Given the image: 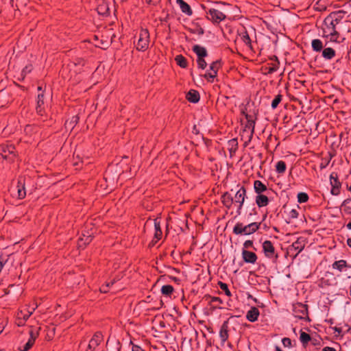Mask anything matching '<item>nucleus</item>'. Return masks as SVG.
I'll return each mask as SVG.
<instances>
[{"mask_svg": "<svg viewBox=\"0 0 351 351\" xmlns=\"http://www.w3.org/2000/svg\"><path fill=\"white\" fill-rule=\"evenodd\" d=\"M330 182L331 185V194L333 195H338L340 193L341 183L339 180L338 175L337 173L332 172L330 175Z\"/></svg>", "mask_w": 351, "mask_h": 351, "instance_id": "obj_11", "label": "nucleus"}, {"mask_svg": "<svg viewBox=\"0 0 351 351\" xmlns=\"http://www.w3.org/2000/svg\"><path fill=\"white\" fill-rule=\"evenodd\" d=\"M287 165L285 161L279 160L276 165V171L279 174H282L285 172Z\"/></svg>", "mask_w": 351, "mask_h": 351, "instance_id": "obj_35", "label": "nucleus"}, {"mask_svg": "<svg viewBox=\"0 0 351 351\" xmlns=\"http://www.w3.org/2000/svg\"><path fill=\"white\" fill-rule=\"evenodd\" d=\"M293 312L295 317L306 322H311L308 316V306L302 302L293 304Z\"/></svg>", "mask_w": 351, "mask_h": 351, "instance_id": "obj_5", "label": "nucleus"}, {"mask_svg": "<svg viewBox=\"0 0 351 351\" xmlns=\"http://www.w3.org/2000/svg\"><path fill=\"white\" fill-rule=\"evenodd\" d=\"M15 149L14 145L1 144L0 145V156L4 160L12 162L16 157Z\"/></svg>", "mask_w": 351, "mask_h": 351, "instance_id": "obj_8", "label": "nucleus"}, {"mask_svg": "<svg viewBox=\"0 0 351 351\" xmlns=\"http://www.w3.org/2000/svg\"><path fill=\"white\" fill-rule=\"evenodd\" d=\"M300 340L302 343V346L306 348L308 343L311 340V337L309 334L300 331Z\"/></svg>", "mask_w": 351, "mask_h": 351, "instance_id": "obj_31", "label": "nucleus"}, {"mask_svg": "<svg viewBox=\"0 0 351 351\" xmlns=\"http://www.w3.org/2000/svg\"><path fill=\"white\" fill-rule=\"evenodd\" d=\"M250 247H253V249L256 250V248L254 247L253 241L247 240L243 243V248L246 250Z\"/></svg>", "mask_w": 351, "mask_h": 351, "instance_id": "obj_53", "label": "nucleus"}, {"mask_svg": "<svg viewBox=\"0 0 351 351\" xmlns=\"http://www.w3.org/2000/svg\"><path fill=\"white\" fill-rule=\"evenodd\" d=\"M161 293L171 298V295L174 291L173 286L170 285H163L161 287Z\"/></svg>", "mask_w": 351, "mask_h": 351, "instance_id": "obj_30", "label": "nucleus"}, {"mask_svg": "<svg viewBox=\"0 0 351 351\" xmlns=\"http://www.w3.org/2000/svg\"><path fill=\"white\" fill-rule=\"evenodd\" d=\"M217 76V74H214L212 71H206L204 75V77L210 82H213L214 79Z\"/></svg>", "mask_w": 351, "mask_h": 351, "instance_id": "obj_45", "label": "nucleus"}, {"mask_svg": "<svg viewBox=\"0 0 351 351\" xmlns=\"http://www.w3.org/2000/svg\"><path fill=\"white\" fill-rule=\"evenodd\" d=\"M169 278L171 281H173V282H176V284H178V285H180V282H181V280H180L179 278L176 277V276H169Z\"/></svg>", "mask_w": 351, "mask_h": 351, "instance_id": "obj_58", "label": "nucleus"}, {"mask_svg": "<svg viewBox=\"0 0 351 351\" xmlns=\"http://www.w3.org/2000/svg\"><path fill=\"white\" fill-rule=\"evenodd\" d=\"M241 38L242 40V41L248 47H250V49H252V41H251V39L250 38V36L248 34V33L247 32V31H244L241 34Z\"/></svg>", "mask_w": 351, "mask_h": 351, "instance_id": "obj_36", "label": "nucleus"}, {"mask_svg": "<svg viewBox=\"0 0 351 351\" xmlns=\"http://www.w3.org/2000/svg\"><path fill=\"white\" fill-rule=\"evenodd\" d=\"M330 158H322V162L319 165V167L321 169H325L330 163Z\"/></svg>", "mask_w": 351, "mask_h": 351, "instance_id": "obj_50", "label": "nucleus"}, {"mask_svg": "<svg viewBox=\"0 0 351 351\" xmlns=\"http://www.w3.org/2000/svg\"><path fill=\"white\" fill-rule=\"evenodd\" d=\"M305 245L306 239L303 237H300L289 246V251L292 252L294 250L295 252V256H296L304 250Z\"/></svg>", "mask_w": 351, "mask_h": 351, "instance_id": "obj_12", "label": "nucleus"}, {"mask_svg": "<svg viewBox=\"0 0 351 351\" xmlns=\"http://www.w3.org/2000/svg\"><path fill=\"white\" fill-rule=\"evenodd\" d=\"M18 1V0H16V1ZM15 1H16V0H10V3L11 6H12L13 8H14L15 10H19V5H18V3H16Z\"/></svg>", "mask_w": 351, "mask_h": 351, "instance_id": "obj_59", "label": "nucleus"}, {"mask_svg": "<svg viewBox=\"0 0 351 351\" xmlns=\"http://www.w3.org/2000/svg\"><path fill=\"white\" fill-rule=\"evenodd\" d=\"M44 98L45 95L43 92L38 93L37 96V105L43 106L44 105Z\"/></svg>", "mask_w": 351, "mask_h": 351, "instance_id": "obj_52", "label": "nucleus"}, {"mask_svg": "<svg viewBox=\"0 0 351 351\" xmlns=\"http://www.w3.org/2000/svg\"><path fill=\"white\" fill-rule=\"evenodd\" d=\"M154 239L151 241L149 245L154 246L159 240L161 239L162 232L161 230L160 221L158 219H154Z\"/></svg>", "mask_w": 351, "mask_h": 351, "instance_id": "obj_14", "label": "nucleus"}, {"mask_svg": "<svg viewBox=\"0 0 351 351\" xmlns=\"http://www.w3.org/2000/svg\"><path fill=\"white\" fill-rule=\"evenodd\" d=\"M262 247L263 253L267 258L270 259L274 258L275 260L278 259V255L276 253L275 247L271 241H265L263 243Z\"/></svg>", "mask_w": 351, "mask_h": 351, "instance_id": "obj_10", "label": "nucleus"}, {"mask_svg": "<svg viewBox=\"0 0 351 351\" xmlns=\"http://www.w3.org/2000/svg\"><path fill=\"white\" fill-rule=\"evenodd\" d=\"M188 31L191 34H197L199 36H202L204 34V29L201 27L199 23L195 24V28H189Z\"/></svg>", "mask_w": 351, "mask_h": 351, "instance_id": "obj_38", "label": "nucleus"}, {"mask_svg": "<svg viewBox=\"0 0 351 351\" xmlns=\"http://www.w3.org/2000/svg\"><path fill=\"white\" fill-rule=\"evenodd\" d=\"M241 114L244 115L246 123L244 125L243 132H249V141H250L253 136L254 133V128H255V121L256 119V115L250 114L247 113L245 110H241Z\"/></svg>", "mask_w": 351, "mask_h": 351, "instance_id": "obj_6", "label": "nucleus"}, {"mask_svg": "<svg viewBox=\"0 0 351 351\" xmlns=\"http://www.w3.org/2000/svg\"><path fill=\"white\" fill-rule=\"evenodd\" d=\"M260 315L259 310L256 306H252L247 311L246 314V318L249 322H254L258 320V316Z\"/></svg>", "mask_w": 351, "mask_h": 351, "instance_id": "obj_19", "label": "nucleus"}, {"mask_svg": "<svg viewBox=\"0 0 351 351\" xmlns=\"http://www.w3.org/2000/svg\"><path fill=\"white\" fill-rule=\"evenodd\" d=\"M176 3L180 6L181 11L186 15L190 16L193 15V10L191 6L184 0H176Z\"/></svg>", "mask_w": 351, "mask_h": 351, "instance_id": "obj_20", "label": "nucleus"}, {"mask_svg": "<svg viewBox=\"0 0 351 351\" xmlns=\"http://www.w3.org/2000/svg\"><path fill=\"white\" fill-rule=\"evenodd\" d=\"M214 302H217L218 304H222L223 301L219 297H211V300H210V304H213Z\"/></svg>", "mask_w": 351, "mask_h": 351, "instance_id": "obj_57", "label": "nucleus"}, {"mask_svg": "<svg viewBox=\"0 0 351 351\" xmlns=\"http://www.w3.org/2000/svg\"><path fill=\"white\" fill-rule=\"evenodd\" d=\"M221 60H217L214 62H213L210 65V71H212L214 74L217 75V72L219 69L221 67Z\"/></svg>", "mask_w": 351, "mask_h": 351, "instance_id": "obj_34", "label": "nucleus"}, {"mask_svg": "<svg viewBox=\"0 0 351 351\" xmlns=\"http://www.w3.org/2000/svg\"><path fill=\"white\" fill-rule=\"evenodd\" d=\"M40 329V328L36 329L34 328L33 327H30V330L29 331V338L26 343L19 348V350L20 351H28L29 349L32 348L36 339L39 335Z\"/></svg>", "mask_w": 351, "mask_h": 351, "instance_id": "obj_9", "label": "nucleus"}, {"mask_svg": "<svg viewBox=\"0 0 351 351\" xmlns=\"http://www.w3.org/2000/svg\"><path fill=\"white\" fill-rule=\"evenodd\" d=\"M341 207L346 215H351V197L345 199L342 202Z\"/></svg>", "mask_w": 351, "mask_h": 351, "instance_id": "obj_28", "label": "nucleus"}, {"mask_svg": "<svg viewBox=\"0 0 351 351\" xmlns=\"http://www.w3.org/2000/svg\"><path fill=\"white\" fill-rule=\"evenodd\" d=\"M22 314H23V311H21L17 313V317H16V324L19 326H22L25 323V321L24 319H23V318L21 317V315H22Z\"/></svg>", "mask_w": 351, "mask_h": 351, "instance_id": "obj_48", "label": "nucleus"}, {"mask_svg": "<svg viewBox=\"0 0 351 351\" xmlns=\"http://www.w3.org/2000/svg\"><path fill=\"white\" fill-rule=\"evenodd\" d=\"M197 64L198 68L201 69L202 70L205 69L207 66V63H206V60H204V58H197Z\"/></svg>", "mask_w": 351, "mask_h": 351, "instance_id": "obj_47", "label": "nucleus"}, {"mask_svg": "<svg viewBox=\"0 0 351 351\" xmlns=\"http://www.w3.org/2000/svg\"><path fill=\"white\" fill-rule=\"evenodd\" d=\"M332 267L341 272L347 268H350L351 265H348L346 260L342 259L335 261L332 265Z\"/></svg>", "mask_w": 351, "mask_h": 351, "instance_id": "obj_22", "label": "nucleus"}, {"mask_svg": "<svg viewBox=\"0 0 351 351\" xmlns=\"http://www.w3.org/2000/svg\"><path fill=\"white\" fill-rule=\"evenodd\" d=\"M268 64L269 65V68H266V69H267V73L269 74H271L278 69L280 62L277 61L275 62L269 63Z\"/></svg>", "mask_w": 351, "mask_h": 351, "instance_id": "obj_40", "label": "nucleus"}, {"mask_svg": "<svg viewBox=\"0 0 351 351\" xmlns=\"http://www.w3.org/2000/svg\"><path fill=\"white\" fill-rule=\"evenodd\" d=\"M104 339L103 335L101 332L97 331L96 332L91 339L89 341L88 348L90 350H93V351L100 345Z\"/></svg>", "mask_w": 351, "mask_h": 351, "instance_id": "obj_13", "label": "nucleus"}, {"mask_svg": "<svg viewBox=\"0 0 351 351\" xmlns=\"http://www.w3.org/2000/svg\"><path fill=\"white\" fill-rule=\"evenodd\" d=\"M322 351H336V350L334 348L326 346L322 349Z\"/></svg>", "mask_w": 351, "mask_h": 351, "instance_id": "obj_64", "label": "nucleus"}, {"mask_svg": "<svg viewBox=\"0 0 351 351\" xmlns=\"http://www.w3.org/2000/svg\"><path fill=\"white\" fill-rule=\"evenodd\" d=\"M186 99L191 103L196 104L199 101L200 95L197 90L191 89L186 93Z\"/></svg>", "mask_w": 351, "mask_h": 351, "instance_id": "obj_21", "label": "nucleus"}, {"mask_svg": "<svg viewBox=\"0 0 351 351\" xmlns=\"http://www.w3.org/2000/svg\"><path fill=\"white\" fill-rule=\"evenodd\" d=\"M8 261V258L3 256H0V272L1 271L4 265L7 263Z\"/></svg>", "mask_w": 351, "mask_h": 351, "instance_id": "obj_54", "label": "nucleus"}, {"mask_svg": "<svg viewBox=\"0 0 351 351\" xmlns=\"http://www.w3.org/2000/svg\"><path fill=\"white\" fill-rule=\"evenodd\" d=\"M25 179L24 177L20 176L17 180V193L18 198L20 199H23L26 196V191L25 188Z\"/></svg>", "mask_w": 351, "mask_h": 351, "instance_id": "obj_16", "label": "nucleus"}, {"mask_svg": "<svg viewBox=\"0 0 351 351\" xmlns=\"http://www.w3.org/2000/svg\"><path fill=\"white\" fill-rule=\"evenodd\" d=\"M297 197H298V202L300 204L306 203V202H308V200L309 199V197H308V194L306 193H304V192H300L298 194Z\"/></svg>", "mask_w": 351, "mask_h": 351, "instance_id": "obj_42", "label": "nucleus"}, {"mask_svg": "<svg viewBox=\"0 0 351 351\" xmlns=\"http://www.w3.org/2000/svg\"><path fill=\"white\" fill-rule=\"evenodd\" d=\"M299 213L296 209H292L289 213V219L290 221L297 219L298 217Z\"/></svg>", "mask_w": 351, "mask_h": 351, "instance_id": "obj_49", "label": "nucleus"}, {"mask_svg": "<svg viewBox=\"0 0 351 351\" xmlns=\"http://www.w3.org/2000/svg\"><path fill=\"white\" fill-rule=\"evenodd\" d=\"M218 285L219 287H220V289L224 291L225 294L227 295V296H231L232 294H231V292L230 291L229 289H228V285L225 282H223L221 281H219L218 282Z\"/></svg>", "mask_w": 351, "mask_h": 351, "instance_id": "obj_43", "label": "nucleus"}, {"mask_svg": "<svg viewBox=\"0 0 351 351\" xmlns=\"http://www.w3.org/2000/svg\"><path fill=\"white\" fill-rule=\"evenodd\" d=\"M322 57L326 60H331L332 59L336 54L335 50L333 49L331 47H326L323 49L322 51Z\"/></svg>", "mask_w": 351, "mask_h": 351, "instance_id": "obj_26", "label": "nucleus"}, {"mask_svg": "<svg viewBox=\"0 0 351 351\" xmlns=\"http://www.w3.org/2000/svg\"><path fill=\"white\" fill-rule=\"evenodd\" d=\"M33 69V66L32 64L26 65L22 70L21 73V75L22 76L21 80H24L26 75L32 72Z\"/></svg>", "mask_w": 351, "mask_h": 351, "instance_id": "obj_41", "label": "nucleus"}, {"mask_svg": "<svg viewBox=\"0 0 351 351\" xmlns=\"http://www.w3.org/2000/svg\"><path fill=\"white\" fill-rule=\"evenodd\" d=\"M201 6L205 11L206 19L214 25L219 24L226 19V15L218 9L214 8H208L203 4Z\"/></svg>", "mask_w": 351, "mask_h": 351, "instance_id": "obj_3", "label": "nucleus"}, {"mask_svg": "<svg viewBox=\"0 0 351 351\" xmlns=\"http://www.w3.org/2000/svg\"><path fill=\"white\" fill-rule=\"evenodd\" d=\"M255 202L258 207L262 208L267 206L269 203L268 197L263 194H258L256 196Z\"/></svg>", "mask_w": 351, "mask_h": 351, "instance_id": "obj_23", "label": "nucleus"}, {"mask_svg": "<svg viewBox=\"0 0 351 351\" xmlns=\"http://www.w3.org/2000/svg\"><path fill=\"white\" fill-rule=\"evenodd\" d=\"M228 150L230 154L235 153L238 149V141L237 138H232L228 141Z\"/></svg>", "mask_w": 351, "mask_h": 351, "instance_id": "obj_32", "label": "nucleus"}, {"mask_svg": "<svg viewBox=\"0 0 351 351\" xmlns=\"http://www.w3.org/2000/svg\"><path fill=\"white\" fill-rule=\"evenodd\" d=\"M254 189L255 193L258 195L262 194L263 192L267 191V187L262 181L256 180L254 182Z\"/></svg>", "mask_w": 351, "mask_h": 351, "instance_id": "obj_24", "label": "nucleus"}, {"mask_svg": "<svg viewBox=\"0 0 351 351\" xmlns=\"http://www.w3.org/2000/svg\"><path fill=\"white\" fill-rule=\"evenodd\" d=\"M339 12H343V16H345L346 14H348V16H350L351 14V0L347 1L343 5V9L338 10Z\"/></svg>", "mask_w": 351, "mask_h": 351, "instance_id": "obj_39", "label": "nucleus"}, {"mask_svg": "<svg viewBox=\"0 0 351 351\" xmlns=\"http://www.w3.org/2000/svg\"><path fill=\"white\" fill-rule=\"evenodd\" d=\"M32 312H29V311H27V313H23V319H24L25 322L29 319V317H30V315H32Z\"/></svg>", "mask_w": 351, "mask_h": 351, "instance_id": "obj_62", "label": "nucleus"}, {"mask_svg": "<svg viewBox=\"0 0 351 351\" xmlns=\"http://www.w3.org/2000/svg\"><path fill=\"white\" fill-rule=\"evenodd\" d=\"M175 61L177 64L180 66L181 68L185 69L188 66V62L186 58L182 55H178L175 58Z\"/></svg>", "mask_w": 351, "mask_h": 351, "instance_id": "obj_29", "label": "nucleus"}, {"mask_svg": "<svg viewBox=\"0 0 351 351\" xmlns=\"http://www.w3.org/2000/svg\"><path fill=\"white\" fill-rule=\"evenodd\" d=\"M145 1L149 5H156L160 2L161 0H145Z\"/></svg>", "mask_w": 351, "mask_h": 351, "instance_id": "obj_60", "label": "nucleus"}, {"mask_svg": "<svg viewBox=\"0 0 351 351\" xmlns=\"http://www.w3.org/2000/svg\"><path fill=\"white\" fill-rule=\"evenodd\" d=\"M110 284H104L100 287V291L101 293H108L109 291Z\"/></svg>", "mask_w": 351, "mask_h": 351, "instance_id": "obj_55", "label": "nucleus"}, {"mask_svg": "<svg viewBox=\"0 0 351 351\" xmlns=\"http://www.w3.org/2000/svg\"><path fill=\"white\" fill-rule=\"evenodd\" d=\"M79 117L77 115L73 116L69 121V124L73 128L79 121Z\"/></svg>", "mask_w": 351, "mask_h": 351, "instance_id": "obj_51", "label": "nucleus"}, {"mask_svg": "<svg viewBox=\"0 0 351 351\" xmlns=\"http://www.w3.org/2000/svg\"><path fill=\"white\" fill-rule=\"evenodd\" d=\"M9 94L3 90L0 91V105L3 106L8 103V100H4L3 98L8 97Z\"/></svg>", "mask_w": 351, "mask_h": 351, "instance_id": "obj_46", "label": "nucleus"}, {"mask_svg": "<svg viewBox=\"0 0 351 351\" xmlns=\"http://www.w3.org/2000/svg\"><path fill=\"white\" fill-rule=\"evenodd\" d=\"M344 18L343 12L335 11L330 13L324 19V23L326 26L324 32L328 33L330 36L331 41H337L339 37L338 29L339 25L343 23L342 20Z\"/></svg>", "mask_w": 351, "mask_h": 351, "instance_id": "obj_1", "label": "nucleus"}, {"mask_svg": "<svg viewBox=\"0 0 351 351\" xmlns=\"http://www.w3.org/2000/svg\"><path fill=\"white\" fill-rule=\"evenodd\" d=\"M246 197V189L244 186H242L236 192L233 197L234 204L237 205V215L241 214V210Z\"/></svg>", "mask_w": 351, "mask_h": 351, "instance_id": "obj_7", "label": "nucleus"}, {"mask_svg": "<svg viewBox=\"0 0 351 351\" xmlns=\"http://www.w3.org/2000/svg\"><path fill=\"white\" fill-rule=\"evenodd\" d=\"M242 258L245 263L250 264L256 263L258 259V256L254 252L245 249L242 250Z\"/></svg>", "mask_w": 351, "mask_h": 351, "instance_id": "obj_15", "label": "nucleus"}, {"mask_svg": "<svg viewBox=\"0 0 351 351\" xmlns=\"http://www.w3.org/2000/svg\"><path fill=\"white\" fill-rule=\"evenodd\" d=\"M36 110L37 114H38L40 116L43 115V114L45 112L43 106L36 105Z\"/></svg>", "mask_w": 351, "mask_h": 351, "instance_id": "obj_56", "label": "nucleus"}, {"mask_svg": "<svg viewBox=\"0 0 351 351\" xmlns=\"http://www.w3.org/2000/svg\"><path fill=\"white\" fill-rule=\"evenodd\" d=\"M132 351H144V350L138 345L132 344Z\"/></svg>", "mask_w": 351, "mask_h": 351, "instance_id": "obj_61", "label": "nucleus"}, {"mask_svg": "<svg viewBox=\"0 0 351 351\" xmlns=\"http://www.w3.org/2000/svg\"><path fill=\"white\" fill-rule=\"evenodd\" d=\"M282 343L285 348H292L295 346V341H294V345H293L291 339L289 337L282 338Z\"/></svg>", "mask_w": 351, "mask_h": 351, "instance_id": "obj_44", "label": "nucleus"}, {"mask_svg": "<svg viewBox=\"0 0 351 351\" xmlns=\"http://www.w3.org/2000/svg\"><path fill=\"white\" fill-rule=\"evenodd\" d=\"M150 42L149 32L147 29L142 28L138 34L136 49L139 51H145L149 48Z\"/></svg>", "mask_w": 351, "mask_h": 351, "instance_id": "obj_4", "label": "nucleus"}, {"mask_svg": "<svg viewBox=\"0 0 351 351\" xmlns=\"http://www.w3.org/2000/svg\"><path fill=\"white\" fill-rule=\"evenodd\" d=\"M261 222H252L244 226L242 223L238 222L234 226L232 232L236 235H250L256 232L261 226Z\"/></svg>", "mask_w": 351, "mask_h": 351, "instance_id": "obj_2", "label": "nucleus"}, {"mask_svg": "<svg viewBox=\"0 0 351 351\" xmlns=\"http://www.w3.org/2000/svg\"><path fill=\"white\" fill-rule=\"evenodd\" d=\"M97 13L99 15L107 16L109 14V8L107 4H100L97 8Z\"/></svg>", "mask_w": 351, "mask_h": 351, "instance_id": "obj_33", "label": "nucleus"}, {"mask_svg": "<svg viewBox=\"0 0 351 351\" xmlns=\"http://www.w3.org/2000/svg\"><path fill=\"white\" fill-rule=\"evenodd\" d=\"M228 320L224 321L222 324L219 330V337L222 343H225L229 337L228 328H229Z\"/></svg>", "mask_w": 351, "mask_h": 351, "instance_id": "obj_18", "label": "nucleus"}, {"mask_svg": "<svg viewBox=\"0 0 351 351\" xmlns=\"http://www.w3.org/2000/svg\"><path fill=\"white\" fill-rule=\"evenodd\" d=\"M311 47L314 51L321 52L324 49L323 43L320 39H313L311 41Z\"/></svg>", "mask_w": 351, "mask_h": 351, "instance_id": "obj_27", "label": "nucleus"}, {"mask_svg": "<svg viewBox=\"0 0 351 351\" xmlns=\"http://www.w3.org/2000/svg\"><path fill=\"white\" fill-rule=\"evenodd\" d=\"M282 97H283V95L280 93H279L275 96L274 99L272 100L271 104V108L273 110H275L278 108L279 104L282 100Z\"/></svg>", "mask_w": 351, "mask_h": 351, "instance_id": "obj_37", "label": "nucleus"}, {"mask_svg": "<svg viewBox=\"0 0 351 351\" xmlns=\"http://www.w3.org/2000/svg\"><path fill=\"white\" fill-rule=\"evenodd\" d=\"M221 202L223 206L230 209L234 204L233 197L229 192H224L221 196Z\"/></svg>", "mask_w": 351, "mask_h": 351, "instance_id": "obj_17", "label": "nucleus"}, {"mask_svg": "<svg viewBox=\"0 0 351 351\" xmlns=\"http://www.w3.org/2000/svg\"><path fill=\"white\" fill-rule=\"evenodd\" d=\"M193 51L196 53L197 58H205L208 56L206 48L198 45L193 47Z\"/></svg>", "mask_w": 351, "mask_h": 351, "instance_id": "obj_25", "label": "nucleus"}, {"mask_svg": "<svg viewBox=\"0 0 351 351\" xmlns=\"http://www.w3.org/2000/svg\"><path fill=\"white\" fill-rule=\"evenodd\" d=\"M258 214L256 208L254 207L251 212L249 213L248 216L250 217L252 215H256Z\"/></svg>", "mask_w": 351, "mask_h": 351, "instance_id": "obj_63", "label": "nucleus"}]
</instances>
